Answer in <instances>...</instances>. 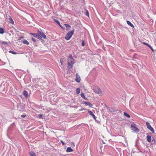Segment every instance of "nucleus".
I'll use <instances>...</instances> for the list:
<instances>
[{"label":"nucleus","instance_id":"f257e3e1","mask_svg":"<svg viewBox=\"0 0 156 156\" xmlns=\"http://www.w3.org/2000/svg\"><path fill=\"white\" fill-rule=\"evenodd\" d=\"M30 34L34 37L40 40H41L42 38L45 39L46 37V36L41 29L38 30L37 33H31Z\"/></svg>","mask_w":156,"mask_h":156},{"label":"nucleus","instance_id":"f03ea898","mask_svg":"<svg viewBox=\"0 0 156 156\" xmlns=\"http://www.w3.org/2000/svg\"><path fill=\"white\" fill-rule=\"evenodd\" d=\"M93 90L97 94H100L101 95H103V94L100 88L98 86L93 87Z\"/></svg>","mask_w":156,"mask_h":156},{"label":"nucleus","instance_id":"7ed1b4c3","mask_svg":"<svg viewBox=\"0 0 156 156\" xmlns=\"http://www.w3.org/2000/svg\"><path fill=\"white\" fill-rule=\"evenodd\" d=\"M74 30L68 32L65 36V39L66 40H69L72 37V35L74 34Z\"/></svg>","mask_w":156,"mask_h":156},{"label":"nucleus","instance_id":"20e7f679","mask_svg":"<svg viewBox=\"0 0 156 156\" xmlns=\"http://www.w3.org/2000/svg\"><path fill=\"white\" fill-rule=\"evenodd\" d=\"M68 68L69 69H72L73 67V65L74 63V59H68Z\"/></svg>","mask_w":156,"mask_h":156},{"label":"nucleus","instance_id":"39448f33","mask_svg":"<svg viewBox=\"0 0 156 156\" xmlns=\"http://www.w3.org/2000/svg\"><path fill=\"white\" fill-rule=\"evenodd\" d=\"M135 125H136L134 124H132L131 125V127L132 129L134 132L137 133L139 132V129L137 128L134 126Z\"/></svg>","mask_w":156,"mask_h":156},{"label":"nucleus","instance_id":"423d86ee","mask_svg":"<svg viewBox=\"0 0 156 156\" xmlns=\"http://www.w3.org/2000/svg\"><path fill=\"white\" fill-rule=\"evenodd\" d=\"M76 78L75 79V80L76 81L77 83H80L81 80L80 77L77 73H76Z\"/></svg>","mask_w":156,"mask_h":156},{"label":"nucleus","instance_id":"0eeeda50","mask_svg":"<svg viewBox=\"0 0 156 156\" xmlns=\"http://www.w3.org/2000/svg\"><path fill=\"white\" fill-rule=\"evenodd\" d=\"M83 103L86 105L90 107H92V104L90 102L84 101Z\"/></svg>","mask_w":156,"mask_h":156},{"label":"nucleus","instance_id":"6e6552de","mask_svg":"<svg viewBox=\"0 0 156 156\" xmlns=\"http://www.w3.org/2000/svg\"><path fill=\"white\" fill-rule=\"evenodd\" d=\"M23 94L26 98H27L28 96V92L26 90H24L23 92Z\"/></svg>","mask_w":156,"mask_h":156},{"label":"nucleus","instance_id":"1a4fd4ad","mask_svg":"<svg viewBox=\"0 0 156 156\" xmlns=\"http://www.w3.org/2000/svg\"><path fill=\"white\" fill-rule=\"evenodd\" d=\"M73 151V150L70 147H68L67 148L66 151L67 152H71Z\"/></svg>","mask_w":156,"mask_h":156},{"label":"nucleus","instance_id":"9d476101","mask_svg":"<svg viewBox=\"0 0 156 156\" xmlns=\"http://www.w3.org/2000/svg\"><path fill=\"white\" fill-rule=\"evenodd\" d=\"M147 141L149 142H150L151 141V137L150 136L148 135L147 136Z\"/></svg>","mask_w":156,"mask_h":156},{"label":"nucleus","instance_id":"9b49d317","mask_svg":"<svg viewBox=\"0 0 156 156\" xmlns=\"http://www.w3.org/2000/svg\"><path fill=\"white\" fill-rule=\"evenodd\" d=\"M66 27V29L67 30H69L71 28V26L68 24H65Z\"/></svg>","mask_w":156,"mask_h":156},{"label":"nucleus","instance_id":"f8f14e48","mask_svg":"<svg viewBox=\"0 0 156 156\" xmlns=\"http://www.w3.org/2000/svg\"><path fill=\"white\" fill-rule=\"evenodd\" d=\"M149 129L153 133H154V129L151 127V126H150L149 127L147 128Z\"/></svg>","mask_w":156,"mask_h":156},{"label":"nucleus","instance_id":"ddd939ff","mask_svg":"<svg viewBox=\"0 0 156 156\" xmlns=\"http://www.w3.org/2000/svg\"><path fill=\"white\" fill-rule=\"evenodd\" d=\"M126 22L127 24L129 25L130 26L133 28L134 27V25L129 21H127Z\"/></svg>","mask_w":156,"mask_h":156},{"label":"nucleus","instance_id":"4468645a","mask_svg":"<svg viewBox=\"0 0 156 156\" xmlns=\"http://www.w3.org/2000/svg\"><path fill=\"white\" fill-rule=\"evenodd\" d=\"M30 156H36L35 153L33 151H30Z\"/></svg>","mask_w":156,"mask_h":156},{"label":"nucleus","instance_id":"2eb2a0df","mask_svg":"<svg viewBox=\"0 0 156 156\" xmlns=\"http://www.w3.org/2000/svg\"><path fill=\"white\" fill-rule=\"evenodd\" d=\"M23 43L27 44V45H28L29 44L28 42L25 39H24L23 40Z\"/></svg>","mask_w":156,"mask_h":156},{"label":"nucleus","instance_id":"dca6fc26","mask_svg":"<svg viewBox=\"0 0 156 156\" xmlns=\"http://www.w3.org/2000/svg\"><path fill=\"white\" fill-rule=\"evenodd\" d=\"M9 22H10V23H11L12 24H13L14 23V21L12 19V18L11 17H10L9 18Z\"/></svg>","mask_w":156,"mask_h":156},{"label":"nucleus","instance_id":"f3484780","mask_svg":"<svg viewBox=\"0 0 156 156\" xmlns=\"http://www.w3.org/2000/svg\"><path fill=\"white\" fill-rule=\"evenodd\" d=\"M124 114L125 116L128 118H129L130 117V115L129 114L125 112H124Z\"/></svg>","mask_w":156,"mask_h":156},{"label":"nucleus","instance_id":"a211bd4d","mask_svg":"<svg viewBox=\"0 0 156 156\" xmlns=\"http://www.w3.org/2000/svg\"><path fill=\"white\" fill-rule=\"evenodd\" d=\"M81 96L85 99H87V98L85 97V95L83 93H81L80 94Z\"/></svg>","mask_w":156,"mask_h":156},{"label":"nucleus","instance_id":"6ab92c4d","mask_svg":"<svg viewBox=\"0 0 156 156\" xmlns=\"http://www.w3.org/2000/svg\"><path fill=\"white\" fill-rule=\"evenodd\" d=\"M80 88H77L76 89V93L77 94H79L80 92Z\"/></svg>","mask_w":156,"mask_h":156},{"label":"nucleus","instance_id":"aec40b11","mask_svg":"<svg viewBox=\"0 0 156 156\" xmlns=\"http://www.w3.org/2000/svg\"><path fill=\"white\" fill-rule=\"evenodd\" d=\"M88 113L91 116H92L94 115V113L91 111H88Z\"/></svg>","mask_w":156,"mask_h":156},{"label":"nucleus","instance_id":"412c9836","mask_svg":"<svg viewBox=\"0 0 156 156\" xmlns=\"http://www.w3.org/2000/svg\"><path fill=\"white\" fill-rule=\"evenodd\" d=\"M1 44L4 45H6L8 44V43L5 41H2V42Z\"/></svg>","mask_w":156,"mask_h":156},{"label":"nucleus","instance_id":"4be33fe9","mask_svg":"<svg viewBox=\"0 0 156 156\" xmlns=\"http://www.w3.org/2000/svg\"><path fill=\"white\" fill-rule=\"evenodd\" d=\"M4 33V30L2 28L0 27V34H2Z\"/></svg>","mask_w":156,"mask_h":156},{"label":"nucleus","instance_id":"5701e85b","mask_svg":"<svg viewBox=\"0 0 156 156\" xmlns=\"http://www.w3.org/2000/svg\"><path fill=\"white\" fill-rule=\"evenodd\" d=\"M9 53H11L12 54H14V55L16 54L17 53L16 52L13 51H11V50L9 51Z\"/></svg>","mask_w":156,"mask_h":156},{"label":"nucleus","instance_id":"b1692460","mask_svg":"<svg viewBox=\"0 0 156 156\" xmlns=\"http://www.w3.org/2000/svg\"><path fill=\"white\" fill-rule=\"evenodd\" d=\"M146 126H147V128H148V127H149V126H151L150 123L148 122H146Z\"/></svg>","mask_w":156,"mask_h":156},{"label":"nucleus","instance_id":"393cba45","mask_svg":"<svg viewBox=\"0 0 156 156\" xmlns=\"http://www.w3.org/2000/svg\"><path fill=\"white\" fill-rule=\"evenodd\" d=\"M85 14L87 16H88V17L89 16V13L88 11L87 10H86Z\"/></svg>","mask_w":156,"mask_h":156},{"label":"nucleus","instance_id":"a878e982","mask_svg":"<svg viewBox=\"0 0 156 156\" xmlns=\"http://www.w3.org/2000/svg\"><path fill=\"white\" fill-rule=\"evenodd\" d=\"M68 59H73H73H74L72 57V55H69V58Z\"/></svg>","mask_w":156,"mask_h":156},{"label":"nucleus","instance_id":"bb28decb","mask_svg":"<svg viewBox=\"0 0 156 156\" xmlns=\"http://www.w3.org/2000/svg\"><path fill=\"white\" fill-rule=\"evenodd\" d=\"M81 45L82 46H84L85 45V43L83 40H82Z\"/></svg>","mask_w":156,"mask_h":156},{"label":"nucleus","instance_id":"cd10ccee","mask_svg":"<svg viewBox=\"0 0 156 156\" xmlns=\"http://www.w3.org/2000/svg\"><path fill=\"white\" fill-rule=\"evenodd\" d=\"M142 44H143L144 45H145L148 46L149 45V44H148V43H146L145 42H142Z\"/></svg>","mask_w":156,"mask_h":156},{"label":"nucleus","instance_id":"c85d7f7f","mask_svg":"<svg viewBox=\"0 0 156 156\" xmlns=\"http://www.w3.org/2000/svg\"><path fill=\"white\" fill-rule=\"evenodd\" d=\"M54 21L56 22V23L58 24L59 25H60V22H59V21L56 20H54Z\"/></svg>","mask_w":156,"mask_h":156},{"label":"nucleus","instance_id":"c756f323","mask_svg":"<svg viewBox=\"0 0 156 156\" xmlns=\"http://www.w3.org/2000/svg\"><path fill=\"white\" fill-rule=\"evenodd\" d=\"M31 40L34 42H36V39H35L34 38H33V37H32L31 38Z\"/></svg>","mask_w":156,"mask_h":156},{"label":"nucleus","instance_id":"7c9ffc66","mask_svg":"<svg viewBox=\"0 0 156 156\" xmlns=\"http://www.w3.org/2000/svg\"><path fill=\"white\" fill-rule=\"evenodd\" d=\"M43 115L42 114H39L38 115V116L40 118H42Z\"/></svg>","mask_w":156,"mask_h":156},{"label":"nucleus","instance_id":"2f4dec72","mask_svg":"<svg viewBox=\"0 0 156 156\" xmlns=\"http://www.w3.org/2000/svg\"><path fill=\"white\" fill-rule=\"evenodd\" d=\"M93 117V118L96 121V116H95V115L94 114L92 116Z\"/></svg>","mask_w":156,"mask_h":156},{"label":"nucleus","instance_id":"473e14b6","mask_svg":"<svg viewBox=\"0 0 156 156\" xmlns=\"http://www.w3.org/2000/svg\"><path fill=\"white\" fill-rule=\"evenodd\" d=\"M93 117V118L96 121V116H95V115L94 114L92 116Z\"/></svg>","mask_w":156,"mask_h":156},{"label":"nucleus","instance_id":"72a5a7b5","mask_svg":"<svg viewBox=\"0 0 156 156\" xmlns=\"http://www.w3.org/2000/svg\"><path fill=\"white\" fill-rule=\"evenodd\" d=\"M61 142L62 143L63 145H64L65 144V143L62 140H61Z\"/></svg>","mask_w":156,"mask_h":156},{"label":"nucleus","instance_id":"f704fd0d","mask_svg":"<svg viewBox=\"0 0 156 156\" xmlns=\"http://www.w3.org/2000/svg\"><path fill=\"white\" fill-rule=\"evenodd\" d=\"M26 115H21V117L22 118H24L26 117Z\"/></svg>","mask_w":156,"mask_h":156},{"label":"nucleus","instance_id":"c9c22d12","mask_svg":"<svg viewBox=\"0 0 156 156\" xmlns=\"http://www.w3.org/2000/svg\"><path fill=\"white\" fill-rule=\"evenodd\" d=\"M151 49H152V47L150 45H149V46H148Z\"/></svg>","mask_w":156,"mask_h":156},{"label":"nucleus","instance_id":"e433bc0d","mask_svg":"<svg viewBox=\"0 0 156 156\" xmlns=\"http://www.w3.org/2000/svg\"><path fill=\"white\" fill-rule=\"evenodd\" d=\"M151 51H152V52H154V49L153 48L152 49H151Z\"/></svg>","mask_w":156,"mask_h":156},{"label":"nucleus","instance_id":"4c0bfd02","mask_svg":"<svg viewBox=\"0 0 156 156\" xmlns=\"http://www.w3.org/2000/svg\"><path fill=\"white\" fill-rule=\"evenodd\" d=\"M2 42V41L0 40V44H1Z\"/></svg>","mask_w":156,"mask_h":156},{"label":"nucleus","instance_id":"58836bf2","mask_svg":"<svg viewBox=\"0 0 156 156\" xmlns=\"http://www.w3.org/2000/svg\"><path fill=\"white\" fill-rule=\"evenodd\" d=\"M61 27H62L61 26V25L60 24V25H59Z\"/></svg>","mask_w":156,"mask_h":156},{"label":"nucleus","instance_id":"ea45409f","mask_svg":"<svg viewBox=\"0 0 156 156\" xmlns=\"http://www.w3.org/2000/svg\"><path fill=\"white\" fill-rule=\"evenodd\" d=\"M61 27H62L61 26V25L60 24V25H59Z\"/></svg>","mask_w":156,"mask_h":156},{"label":"nucleus","instance_id":"a19ab883","mask_svg":"<svg viewBox=\"0 0 156 156\" xmlns=\"http://www.w3.org/2000/svg\"><path fill=\"white\" fill-rule=\"evenodd\" d=\"M61 27H62L61 26V25L60 24V25H59Z\"/></svg>","mask_w":156,"mask_h":156},{"label":"nucleus","instance_id":"79ce46f5","mask_svg":"<svg viewBox=\"0 0 156 156\" xmlns=\"http://www.w3.org/2000/svg\"><path fill=\"white\" fill-rule=\"evenodd\" d=\"M61 27H62L61 26V25L60 24V25H59Z\"/></svg>","mask_w":156,"mask_h":156},{"label":"nucleus","instance_id":"37998d69","mask_svg":"<svg viewBox=\"0 0 156 156\" xmlns=\"http://www.w3.org/2000/svg\"><path fill=\"white\" fill-rule=\"evenodd\" d=\"M61 27H62L61 26V25L60 24V25H59Z\"/></svg>","mask_w":156,"mask_h":156},{"label":"nucleus","instance_id":"c03bdc74","mask_svg":"<svg viewBox=\"0 0 156 156\" xmlns=\"http://www.w3.org/2000/svg\"><path fill=\"white\" fill-rule=\"evenodd\" d=\"M61 27H62L61 26V25L60 24V25H59Z\"/></svg>","mask_w":156,"mask_h":156},{"label":"nucleus","instance_id":"a18cd8bd","mask_svg":"<svg viewBox=\"0 0 156 156\" xmlns=\"http://www.w3.org/2000/svg\"><path fill=\"white\" fill-rule=\"evenodd\" d=\"M61 65H62V63L61 62Z\"/></svg>","mask_w":156,"mask_h":156}]
</instances>
